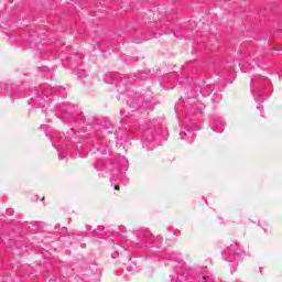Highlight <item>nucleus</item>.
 I'll return each mask as SVG.
<instances>
[{
    "label": "nucleus",
    "instance_id": "nucleus-1",
    "mask_svg": "<svg viewBox=\"0 0 282 282\" xmlns=\"http://www.w3.org/2000/svg\"><path fill=\"white\" fill-rule=\"evenodd\" d=\"M228 254H231L232 257H239V254H241V248H239V243L237 242L231 243L228 250L223 252V257L225 261L232 262L234 261L232 258H227Z\"/></svg>",
    "mask_w": 282,
    "mask_h": 282
},
{
    "label": "nucleus",
    "instance_id": "nucleus-2",
    "mask_svg": "<svg viewBox=\"0 0 282 282\" xmlns=\"http://www.w3.org/2000/svg\"><path fill=\"white\" fill-rule=\"evenodd\" d=\"M261 80H263L262 77H256V78L251 79L250 91H251L252 96H254V88L259 87L261 85Z\"/></svg>",
    "mask_w": 282,
    "mask_h": 282
},
{
    "label": "nucleus",
    "instance_id": "nucleus-3",
    "mask_svg": "<svg viewBox=\"0 0 282 282\" xmlns=\"http://www.w3.org/2000/svg\"><path fill=\"white\" fill-rule=\"evenodd\" d=\"M115 191H120V186H119V185H116V186H115Z\"/></svg>",
    "mask_w": 282,
    "mask_h": 282
},
{
    "label": "nucleus",
    "instance_id": "nucleus-4",
    "mask_svg": "<svg viewBox=\"0 0 282 282\" xmlns=\"http://www.w3.org/2000/svg\"><path fill=\"white\" fill-rule=\"evenodd\" d=\"M203 281H204V282H208V280H207L206 276H203Z\"/></svg>",
    "mask_w": 282,
    "mask_h": 282
}]
</instances>
